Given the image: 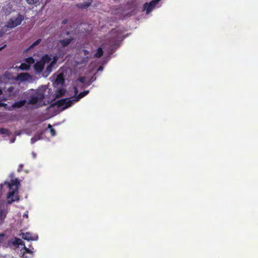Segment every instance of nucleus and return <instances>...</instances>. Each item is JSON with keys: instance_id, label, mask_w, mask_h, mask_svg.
<instances>
[{"instance_id": "f257e3e1", "label": "nucleus", "mask_w": 258, "mask_h": 258, "mask_svg": "<svg viewBox=\"0 0 258 258\" xmlns=\"http://www.w3.org/2000/svg\"><path fill=\"white\" fill-rule=\"evenodd\" d=\"M64 79L63 75L60 73L56 76L54 86L56 88L54 94L51 93V91L46 86H42L37 90L31 89L29 91V103L35 107H39L49 103L63 96L67 93L63 86Z\"/></svg>"}, {"instance_id": "f03ea898", "label": "nucleus", "mask_w": 258, "mask_h": 258, "mask_svg": "<svg viewBox=\"0 0 258 258\" xmlns=\"http://www.w3.org/2000/svg\"><path fill=\"white\" fill-rule=\"evenodd\" d=\"M57 59L56 55H45L34 64L35 69L38 72L44 71L43 75L47 76L51 72Z\"/></svg>"}, {"instance_id": "7ed1b4c3", "label": "nucleus", "mask_w": 258, "mask_h": 258, "mask_svg": "<svg viewBox=\"0 0 258 258\" xmlns=\"http://www.w3.org/2000/svg\"><path fill=\"white\" fill-rule=\"evenodd\" d=\"M89 91H85L79 94L75 98H65L58 100L52 103L49 107V109H56L57 112H59L71 106L74 102L78 101L81 98L87 95Z\"/></svg>"}, {"instance_id": "20e7f679", "label": "nucleus", "mask_w": 258, "mask_h": 258, "mask_svg": "<svg viewBox=\"0 0 258 258\" xmlns=\"http://www.w3.org/2000/svg\"><path fill=\"white\" fill-rule=\"evenodd\" d=\"M10 244L14 246L16 251L19 253L20 256L23 258H31L33 256V252L26 247L22 240L18 238H14L11 240Z\"/></svg>"}, {"instance_id": "39448f33", "label": "nucleus", "mask_w": 258, "mask_h": 258, "mask_svg": "<svg viewBox=\"0 0 258 258\" xmlns=\"http://www.w3.org/2000/svg\"><path fill=\"white\" fill-rule=\"evenodd\" d=\"M19 185L20 182L17 179L11 180L10 182H5L4 184H1V189L5 186H6L9 189L7 196L9 203L19 200L18 189Z\"/></svg>"}, {"instance_id": "423d86ee", "label": "nucleus", "mask_w": 258, "mask_h": 258, "mask_svg": "<svg viewBox=\"0 0 258 258\" xmlns=\"http://www.w3.org/2000/svg\"><path fill=\"white\" fill-rule=\"evenodd\" d=\"M23 19V17L21 15H17L16 16L10 18L5 26L1 27L0 37L10 29L20 25Z\"/></svg>"}, {"instance_id": "0eeeda50", "label": "nucleus", "mask_w": 258, "mask_h": 258, "mask_svg": "<svg viewBox=\"0 0 258 258\" xmlns=\"http://www.w3.org/2000/svg\"><path fill=\"white\" fill-rule=\"evenodd\" d=\"M34 63V59L32 57H28L26 58L19 67L16 66V68H18L21 70H28L29 69L30 66Z\"/></svg>"}, {"instance_id": "6e6552de", "label": "nucleus", "mask_w": 258, "mask_h": 258, "mask_svg": "<svg viewBox=\"0 0 258 258\" xmlns=\"http://www.w3.org/2000/svg\"><path fill=\"white\" fill-rule=\"evenodd\" d=\"M161 0H153L150 3H145L144 5V10L146 11V13L149 14L157 6L158 3Z\"/></svg>"}, {"instance_id": "1a4fd4ad", "label": "nucleus", "mask_w": 258, "mask_h": 258, "mask_svg": "<svg viewBox=\"0 0 258 258\" xmlns=\"http://www.w3.org/2000/svg\"><path fill=\"white\" fill-rule=\"evenodd\" d=\"M20 235L22 236V237L25 240H27L28 241L29 240H37L38 238V237L36 235H32L29 232H26V233H21L20 234Z\"/></svg>"}, {"instance_id": "9d476101", "label": "nucleus", "mask_w": 258, "mask_h": 258, "mask_svg": "<svg viewBox=\"0 0 258 258\" xmlns=\"http://www.w3.org/2000/svg\"><path fill=\"white\" fill-rule=\"evenodd\" d=\"M86 81V77H82L80 78L77 81L75 82L74 84V93L71 94V95H74V96L76 95L78 92L77 87L79 86V84H84Z\"/></svg>"}, {"instance_id": "9b49d317", "label": "nucleus", "mask_w": 258, "mask_h": 258, "mask_svg": "<svg viewBox=\"0 0 258 258\" xmlns=\"http://www.w3.org/2000/svg\"><path fill=\"white\" fill-rule=\"evenodd\" d=\"M31 79V76L27 73H21L16 78V80L21 81H29Z\"/></svg>"}, {"instance_id": "f8f14e48", "label": "nucleus", "mask_w": 258, "mask_h": 258, "mask_svg": "<svg viewBox=\"0 0 258 258\" xmlns=\"http://www.w3.org/2000/svg\"><path fill=\"white\" fill-rule=\"evenodd\" d=\"M73 38L69 37L63 40H60L59 43L61 46L64 47L68 46L73 41Z\"/></svg>"}, {"instance_id": "ddd939ff", "label": "nucleus", "mask_w": 258, "mask_h": 258, "mask_svg": "<svg viewBox=\"0 0 258 258\" xmlns=\"http://www.w3.org/2000/svg\"><path fill=\"white\" fill-rule=\"evenodd\" d=\"M26 103V101L25 100H21L17 102H16L14 104L12 105V107L15 108H19L22 106H23Z\"/></svg>"}, {"instance_id": "4468645a", "label": "nucleus", "mask_w": 258, "mask_h": 258, "mask_svg": "<svg viewBox=\"0 0 258 258\" xmlns=\"http://www.w3.org/2000/svg\"><path fill=\"white\" fill-rule=\"evenodd\" d=\"M7 214V212L6 210L4 209L0 211V224L3 223L4 219L6 218V215Z\"/></svg>"}, {"instance_id": "2eb2a0df", "label": "nucleus", "mask_w": 258, "mask_h": 258, "mask_svg": "<svg viewBox=\"0 0 258 258\" xmlns=\"http://www.w3.org/2000/svg\"><path fill=\"white\" fill-rule=\"evenodd\" d=\"M3 78V80L6 82L7 80H10L14 79L15 77L12 75L10 72H7L5 73Z\"/></svg>"}, {"instance_id": "dca6fc26", "label": "nucleus", "mask_w": 258, "mask_h": 258, "mask_svg": "<svg viewBox=\"0 0 258 258\" xmlns=\"http://www.w3.org/2000/svg\"><path fill=\"white\" fill-rule=\"evenodd\" d=\"M103 54V51L101 48H99L97 49V52L95 54V56L96 57H100Z\"/></svg>"}, {"instance_id": "f3484780", "label": "nucleus", "mask_w": 258, "mask_h": 258, "mask_svg": "<svg viewBox=\"0 0 258 258\" xmlns=\"http://www.w3.org/2000/svg\"><path fill=\"white\" fill-rule=\"evenodd\" d=\"M40 136L41 135L40 134H38L37 135H36V136H35L34 137L32 138L31 139V143L32 144H33L36 141L40 140Z\"/></svg>"}, {"instance_id": "a211bd4d", "label": "nucleus", "mask_w": 258, "mask_h": 258, "mask_svg": "<svg viewBox=\"0 0 258 258\" xmlns=\"http://www.w3.org/2000/svg\"><path fill=\"white\" fill-rule=\"evenodd\" d=\"M41 41V39H39L37 40L32 44H31L29 48H32L33 47H34V46L37 45L38 44H39L40 43Z\"/></svg>"}, {"instance_id": "6ab92c4d", "label": "nucleus", "mask_w": 258, "mask_h": 258, "mask_svg": "<svg viewBox=\"0 0 258 258\" xmlns=\"http://www.w3.org/2000/svg\"><path fill=\"white\" fill-rule=\"evenodd\" d=\"M48 128L50 129V132L52 136H54L56 135L55 131L54 129L52 128V126L50 124H48Z\"/></svg>"}, {"instance_id": "aec40b11", "label": "nucleus", "mask_w": 258, "mask_h": 258, "mask_svg": "<svg viewBox=\"0 0 258 258\" xmlns=\"http://www.w3.org/2000/svg\"><path fill=\"white\" fill-rule=\"evenodd\" d=\"M6 239L5 235L3 233L0 234V244L2 243Z\"/></svg>"}, {"instance_id": "412c9836", "label": "nucleus", "mask_w": 258, "mask_h": 258, "mask_svg": "<svg viewBox=\"0 0 258 258\" xmlns=\"http://www.w3.org/2000/svg\"><path fill=\"white\" fill-rule=\"evenodd\" d=\"M26 1H27V3L30 5H33V4H36L38 1V0H26Z\"/></svg>"}, {"instance_id": "4be33fe9", "label": "nucleus", "mask_w": 258, "mask_h": 258, "mask_svg": "<svg viewBox=\"0 0 258 258\" xmlns=\"http://www.w3.org/2000/svg\"><path fill=\"white\" fill-rule=\"evenodd\" d=\"M0 132L1 134H8V133H9V131L7 129H5V128H1L0 130Z\"/></svg>"}, {"instance_id": "5701e85b", "label": "nucleus", "mask_w": 258, "mask_h": 258, "mask_svg": "<svg viewBox=\"0 0 258 258\" xmlns=\"http://www.w3.org/2000/svg\"><path fill=\"white\" fill-rule=\"evenodd\" d=\"M90 5V4H86L83 6L84 7H88Z\"/></svg>"}, {"instance_id": "b1692460", "label": "nucleus", "mask_w": 258, "mask_h": 258, "mask_svg": "<svg viewBox=\"0 0 258 258\" xmlns=\"http://www.w3.org/2000/svg\"><path fill=\"white\" fill-rule=\"evenodd\" d=\"M2 93V90L0 89V94H1ZM4 105V104H3V103H0V106H2V105Z\"/></svg>"}, {"instance_id": "393cba45", "label": "nucleus", "mask_w": 258, "mask_h": 258, "mask_svg": "<svg viewBox=\"0 0 258 258\" xmlns=\"http://www.w3.org/2000/svg\"><path fill=\"white\" fill-rule=\"evenodd\" d=\"M6 46V44H5L4 45V46L2 47H0V50H1L3 48H4V47H5Z\"/></svg>"}, {"instance_id": "a878e982", "label": "nucleus", "mask_w": 258, "mask_h": 258, "mask_svg": "<svg viewBox=\"0 0 258 258\" xmlns=\"http://www.w3.org/2000/svg\"><path fill=\"white\" fill-rule=\"evenodd\" d=\"M24 216H25L26 218H28V214H24Z\"/></svg>"}, {"instance_id": "bb28decb", "label": "nucleus", "mask_w": 258, "mask_h": 258, "mask_svg": "<svg viewBox=\"0 0 258 258\" xmlns=\"http://www.w3.org/2000/svg\"><path fill=\"white\" fill-rule=\"evenodd\" d=\"M98 71H102V67H100V68L98 69Z\"/></svg>"}, {"instance_id": "cd10ccee", "label": "nucleus", "mask_w": 258, "mask_h": 258, "mask_svg": "<svg viewBox=\"0 0 258 258\" xmlns=\"http://www.w3.org/2000/svg\"><path fill=\"white\" fill-rule=\"evenodd\" d=\"M15 141V139H13L12 141H11V143H14Z\"/></svg>"}, {"instance_id": "c85d7f7f", "label": "nucleus", "mask_w": 258, "mask_h": 258, "mask_svg": "<svg viewBox=\"0 0 258 258\" xmlns=\"http://www.w3.org/2000/svg\"><path fill=\"white\" fill-rule=\"evenodd\" d=\"M9 89L10 90V91H11L12 88H9Z\"/></svg>"}]
</instances>
